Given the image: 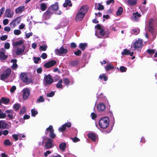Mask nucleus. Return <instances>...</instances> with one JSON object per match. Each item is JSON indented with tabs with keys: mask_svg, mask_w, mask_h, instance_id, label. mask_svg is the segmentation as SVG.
<instances>
[{
	"mask_svg": "<svg viewBox=\"0 0 157 157\" xmlns=\"http://www.w3.org/2000/svg\"><path fill=\"white\" fill-rule=\"evenodd\" d=\"M43 144H44L47 149L52 148L54 146L52 140L46 136L43 137Z\"/></svg>",
	"mask_w": 157,
	"mask_h": 157,
	"instance_id": "f257e3e1",
	"label": "nucleus"
},
{
	"mask_svg": "<svg viewBox=\"0 0 157 157\" xmlns=\"http://www.w3.org/2000/svg\"><path fill=\"white\" fill-rule=\"evenodd\" d=\"M109 124V118H101L99 121V126L102 128H107Z\"/></svg>",
	"mask_w": 157,
	"mask_h": 157,
	"instance_id": "f03ea898",
	"label": "nucleus"
},
{
	"mask_svg": "<svg viewBox=\"0 0 157 157\" xmlns=\"http://www.w3.org/2000/svg\"><path fill=\"white\" fill-rule=\"evenodd\" d=\"M20 78L22 81L26 84H29L32 82V79L28 78L27 75L24 73H22L21 74Z\"/></svg>",
	"mask_w": 157,
	"mask_h": 157,
	"instance_id": "7ed1b4c3",
	"label": "nucleus"
},
{
	"mask_svg": "<svg viewBox=\"0 0 157 157\" xmlns=\"http://www.w3.org/2000/svg\"><path fill=\"white\" fill-rule=\"evenodd\" d=\"M49 132V136L50 137L54 138L56 137V135L54 133V130L52 125H50L46 128L45 132L46 134H48Z\"/></svg>",
	"mask_w": 157,
	"mask_h": 157,
	"instance_id": "20e7f679",
	"label": "nucleus"
},
{
	"mask_svg": "<svg viewBox=\"0 0 157 157\" xmlns=\"http://www.w3.org/2000/svg\"><path fill=\"white\" fill-rule=\"evenodd\" d=\"M142 40L141 39H139L136 41L133 44V47L134 48V50L141 48L142 46Z\"/></svg>",
	"mask_w": 157,
	"mask_h": 157,
	"instance_id": "39448f33",
	"label": "nucleus"
},
{
	"mask_svg": "<svg viewBox=\"0 0 157 157\" xmlns=\"http://www.w3.org/2000/svg\"><path fill=\"white\" fill-rule=\"evenodd\" d=\"M23 98L24 100L28 99L30 94V91L28 88H25L22 90Z\"/></svg>",
	"mask_w": 157,
	"mask_h": 157,
	"instance_id": "423d86ee",
	"label": "nucleus"
},
{
	"mask_svg": "<svg viewBox=\"0 0 157 157\" xmlns=\"http://www.w3.org/2000/svg\"><path fill=\"white\" fill-rule=\"evenodd\" d=\"M67 50L64 48L63 47H61L59 49H57L55 50V52L57 55L66 54L67 53Z\"/></svg>",
	"mask_w": 157,
	"mask_h": 157,
	"instance_id": "0eeeda50",
	"label": "nucleus"
},
{
	"mask_svg": "<svg viewBox=\"0 0 157 157\" xmlns=\"http://www.w3.org/2000/svg\"><path fill=\"white\" fill-rule=\"evenodd\" d=\"M6 52V50L3 48L1 49L0 51V59L2 60L6 59L8 57L7 55L5 54Z\"/></svg>",
	"mask_w": 157,
	"mask_h": 157,
	"instance_id": "6e6552de",
	"label": "nucleus"
},
{
	"mask_svg": "<svg viewBox=\"0 0 157 157\" xmlns=\"http://www.w3.org/2000/svg\"><path fill=\"white\" fill-rule=\"evenodd\" d=\"M56 64V61L54 60H52L45 63L44 66L46 68H49L54 66Z\"/></svg>",
	"mask_w": 157,
	"mask_h": 157,
	"instance_id": "1a4fd4ad",
	"label": "nucleus"
},
{
	"mask_svg": "<svg viewBox=\"0 0 157 157\" xmlns=\"http://www.w3.org/2000/svg\"><path fill=\"white\" fill-rule=\"evenodd\" d=\"M71 126V124L70 123H65L60 127L58 130L59 132H62L65 131L66 129V127L69 128Z\"/></svg>",
	"mask_w": 157,
	"mask_h": 157,
	"instance_id": "9d476101",
	"label": "nucleus"
},
{
	"mask_svg": "<svg viewBox=\"0 0 157 157\" xmlns=\"http://www.w3.org/2000/svg\"><path fill=\"white\" fill-rule=\"evenodd\" d=\"M4 15L6 17L11 18L13 16V12L10 9H7L6 10Z\"/></svg>",
	"mask_w": 157,
	"mask_h": 157,
	"instance_id": "9b49d317",
	"label": "nucleus"
},
{
	"mask_svg": "<svg viewBox=\"0 0 157 157\" xmlns=\"http://www.w3.org/2000/svg\"><path fill=\"white\" fill-rule=\"evenodd\" d=\"M25 48V46L24 45L22 46L21 48L17 47L16 52V54L17 55H21L24 52Z\"/></svg>",
	"mask_w": 157,
	"mask_h": 157,
	"instance_id": "f8f14e48",
	"label": "nucleus"
},
{
	"mask_svg": "<svg viewBox=\"0 0 157 157\" xmlns=\"http://www.w3.org/2000/svg\"><path fill=\"white\" fill-rule=\"evenodd\" d=\"M84 14H82L79 12L77 13L75 18V21H80L82 20L84 17Z\"/></svg>",
	"mask_w": 157,
	"mask_h": 157,
	"instance_id": "ddd939ff",
	"label": "nucleus"
},
{
	"mask_svg": "<svg viewBox=\"0 0 157 157\" xmlns=\"http://www.w3.org/2000/svg\"><path fill=\"white\" fill-rule=\"evenodd\" d=\"M88 7L87 6H82L79 10V12L82 14H84V15L87 12L88 10Z\"/></svg>",
	"mask_w": 157,
	"mask_h": 157,
	"instance_id": "4468645a",
	"label": "nucleus"
},
{
	"mask_svg": "<svg viewBox=\"0 0 157 157\" xmlns=\"http://www.w3.org/2000/svg\"><path fill=\"white\" fill-rule=\"evenodd\" d=\"M44 78L46 83L48 84H51L53 82V80L50 75H45Z\"/></svg>",
	"mask_w": 157,
	"mask_h": 157,
	"instance_id": "2eb2a0df",
	"label": "nucleus"
},
{
	"mask_svg": "<svg viewBox=\"0 0 157 157\" xmlns=\"http://www.w3.org/2000/svg\"><path fill=\"white\" fill-rule=\"evenodd\" d=\"M105 105L103 103H100L97 105V109L99 112H102L105 109Z\"/></svg>",
	"mask_w": 157,
	"mask_h": 157,
	"instance_id": "dca6fc26",
	"label": "nucleus"
},
{
	"mask_svg": "<svg viewBox=\"0 0 157 157\" xmlns=\"http://www.w3.org/2000/svg\"><path fill=\"white\" fill-rule=\"evenodd\" d=\"M17 60L16 59H12L11 60V62L13 63V64L11 66V68L13 69H17L18 67V65L17 63Z\"/></svg>",
	"mask_w": 157,
	"mask_h": 157,
	"instance_id": "f3484780",
	"label": "nucleus"
},
{
	"mask_svg": "<svg viewBox=\"0 0 157 157\" xmlns=\"http://www.w3.org/2000/svg\"><path fill=\"white\" fill-rule=\"evenodd\" d=\"M9 125L6 123L2 121H0V128H8Z\"/></svg>",
	"mask_w": 157,
	"mask_h": 157,
	"instance_id": "a211bd4d",
	"label": "nucleus"
},
{
	"mask_svg": "<svg viewBox=\"0 0 157 157\" xmlns=\"http://www.w3.org/2000/svg\"><path fill=\"white\" fill-rule=\"evenodd\" d=\"M25 9V6H20L16 9L15 10L16 13H21Z\"/></svg>",
	"mask_w": 157,
	"mask_h": 157,
	"instance_id": "6ab92c4d",
	"label": "nucleus"
},
{
	"mask_svg": "<svg viewBox=\"0 0 157 157\" xmlns=\"http://www.w3.org/2000/svg\"><path fill=\"white\" fill-rule=\"evenodd\" d=\"M5 113L7 114L6 116L9 118H13V115L14 114L13 111L12 110H6Z\"/></svg>",
	"mask_w": 157,
	"mask_h": 157,
	"instance_id": "aec40b11",
	"label": "nucleus"
},
{
	"mask_svg": "<svg viewBox=\"0 0 157 157\" xmlns=\"http://www.w3.org/2000/svg\"><path fill=\"white\" fill-rule=\"evenodd\" d=\"M88 137L91 139L93 141H95L97 139L96 135L93 133H90L88 134Z\"/></svg>",
	"mask_w": 157,
	"mask_h": 157,
	"instance_id": "412c9836",
	"label": "nucleus"
},
{
	"mask_svg": "<svg viewBox=\"0 0 157 157\" xmlns=\"http://www.w3.org/2000/svg\"><path fill=\"white\" fill-rule=\"evenodd\" d=\"M141 16V15L139 14L138 12H136V13H133V16L132 17V19L134 21H136L137 20V17H140Z\"/></svg>",
	"mask_w": 157,
	"mask_h": 157,
	"instance_id": "4be33fe9",
	"label": "nucleus"
},
{
	"mask_svg": "<svg viewBox=\"0 0 157 157\" xmlns=\"http://www.w3.org/2000/svg\"><path fill=\"white\" fill-rule=\"evenodd\" d=\"M21 135V134L19 133L17 134H13L12 136L13 139L17 141L18 140V138L20 140V137Z\"/></svg>",
	"mask_w": 157,
	"mask_h": 157,
	"instance_id": "5701e85b",
	"label": "nucleus"
},
{
	"mask_svg": "<svg viewBox=\"0 0 157 157\" xmlns=\"http://www.w3.org/2000/svg\"><path fill=\"white\" fill-rule=\"evenodd\" d=\"M66 144L65 143H62L59 145V147L61 150L63 151H65Z\"/></svg>",
	"mask_w": 157,
	"mask_h": 157,
	"instance_id": "b1692460",
	"label": "nucleus"
},
{
	"mask_svg": "<svg viewBox=\"0 0 157 157\" xmlns=\"http://www.w3.org/2000/svg\"><path fill=\"white\" fill-rule=\"evenodd\" d=\"M40 8L42 11H44L46 9L47 6L45 3H42L40 4Z\"/></svg>",
	"mask_w": 157,
	"mask_h": 157,
	"instance_id": "393cba45",
	"label": "nucleus"
},
{
	"mask_svg": "<svg viewBox=\"0 0 157 157\" xmlns=\"http://www.w3.org/2000/svg\"><path fill=\"white\" fill-rule=\"evenodd\" d=\"M123 12V8L121 7H120L118 8V10L116 12V14L117 16L121 15Z\"/></svg>",
	"mask_w": 157,
	"mask_h": 157,
	"instance_id": "a878e982",
	"label": "nucleus"
},
{
	"mask_svg": "<svg viewBox=\"0 0 157 157\" xmlns=\"http://www.w3.org/2000/svg\"><path fill=\"white\" fill-rule=\"evenodd\" d=\"M137 0H128V4L131 6L135 5L136 4Z\"/></svg>",
	"mask_w": 157,
	"mask_h": 157,
	"instance_id": "bb28decb",
	"label": "nucleus"
},
{
	"mask_svg": "<svg viewBox=\"0 0 157 157\" xmlns=\"http://www.w3.org/2000/svg\"><path fill=\"white\" fill-rule=\"evenodd\" d=\"M20 107V104L18 103H16L14 105L13 108L15 110L17 111L19 110Z\"/></svg>",
	"mask_w": 157,
	"mask_h": 157,
	"instance_id": "cd10ccee",
	"label": "nucleus"
},
{
	"mask_svg": "<svg viewBox=\"0 0 157 157\" xmlns=\"http://www.w3.org/2000/svg\"><path fill=\"white\" fill-rule=\"evenodd\" d=\"M78 64V62L77 60L72 61L70 62V64L72 66L77 65Z\"/></svg>",
	"mask_w": 157,
	"mask_h": 157,
	"instance_id": "c85d7f7f",
	"label": "nucleus"
},
{
	"mask_svg": "<svg viewBox=\"0 0 157 157\" xmlns=\"http://www.w3.org/2000/svg\"><path fill=\"white\" fill-rule=\"evenodd\" d=\"M87 46L86 43H81L79 44V48L82 50H84Z\"/></svg>",
	"mask_w": 157,
	"mask_h": 157,
	"instance_id": "c756f323",
	"label": "nucleus"
},
{
	"mask_svg": "<svg viewBox=\"0 0 157 157\" xmlns=\"http://www.w3.org/2000/svg\"><path fill=\"white\" fill-rule=\"evenodd\" d=\"M53 10H57L59 9L58 3L57 2L54 5L51 6Z\"/></svg>",
	"mask_w": 157,
	"mask_h": 157,
	"instance_id": "7c9ffc66",
	"label": "nucleus"
},
{
	"mask_svg": "<svg viewBox=\"0 0 157 157\" xmlns=\"http://www.w3.org/2000/svg\"><path fill=\"white\" fill-rule=\"evenodd\" d=\"M24 43L23 41L22 40H21L19 41H17L14 42L13 43V46H17L19 45H21Z\"/></svg>",
	"mask_w": 157,
	"mask_h": 157,
	"instance_id": "2f4dec72",
	"label": "nucleus"
},
{
	"mask_svg": "<svg viewBox=\"0 0 157 157\" xmlns=\"http://www.w3.org/2000/svg\"><path fill=\"white\" fill-rule=\"evenodd\" d=\"M97 4L95 3V6H97L98 7L97 8V9H98V10H103L104 9V6L103 5H101L100 3L98 4V6H97Z\"/></svg>",
	"mask_w": 157,
	"mask_h": 157,
	"instance_id": "473e14b6",
	"label": "nucleus"
},
{
	"mask_svg": "<svg viewBox=\"0 0 157 157\" xmlns=\"http://www.w3.org/2000/svg\"><path fill=\"white\" fill-rule=\"evenodd\" d=\"M11 72V69L10 68H8L4 71L3 73L9 77L10 74Z\"/></svg>",
	"mask_w": 157,
	"mask_h": 157,
	"instance_id": "72a5a7b5",
	"label": "nucleus"
},
{
	"mask_svg": "<svg viewBox=\"0 0 157 157\" xmlns=\"http://www.w3.org/2000/svg\"><path fill=\"white\" fill-rule=\"evenodd\" d=\"M114 67L111 64H109L108 66L105 67V68L106 71H108L110 70L113 69Z\"/></svg>",
	"mask_w": 157,
	"mask_h": 157,
	"instance_id": "f704fd0d",
	"label": "nucleus"
},
{
	"mask_svg": "<svg viewBox=\"0 0 157 157\" xmlns=\"http://www.w3.org/2000/svg\"><path fill=\"white\" fill-rule=\"evenodd\" d=\"M1 100L2 102L6 104L9 103L10 101V100L9 99L6 98L4 97L2 98H1Z\"/></svg>",
	"mask_w": 157,
	"mask_h": 157,
	"instance_id": "c9c22d12",
	"label": "nucleus"
},
{
	"mask_svg": "<svg viewBox=\"0 0 157 157\" xmlns=\"http://www.w3.org/2000/svg\"><path fill=\"white\" fill-rule=\"evenodd\" d=\"M63 81L62 79H60L59 80V81L58 82V83L56 84V87L57 88H62V85L61 84V83Z\"/></svg>",
	"mask_w": 157,
	"mask_h": 157,
	"instance_id": "e433bc0d",
	"label": "nucleus"
},
{
	"mask_svg": "<svg viewBox=\"0 0 157 157\" xmlns=\"http://www.w3.org/2000/svg\"><path fill=\"white\" fill-rule=\"evenodd\" d=\"M130 53V51L126 49L124 50L123 52H122V54L123 55H128Z\"/></svg>",
	"mask_w": 157,
	"mask_h": 157,
	"instance_id": "4c0bfd02",
	"label": "nucleus"
},
{
	"mask_svg": "<svg viewBox=\"0 0 157 157\" xmlns=\"http://www.w3.org/2000/svg\"><path fill=\"white\" fill-rule=\"evenodd\" d=\"M63 80L64 84L68 86L70 82L69 79L67 78H64L63 79Z\"/></svg>",
	"mask_w": 157,
	"mask_h": 157,
	"instance_id": "58836bf2",
	"label": "nucleus"
},
{
	"mask_svg": "<svg viewBox=\"0 0 157 157\" xmlns=\"http://www.w3.org/2000/svg\"><path fill=\"white\" fill-rule=\"evenodd\" d=\"M132 31L133 32V34L137 35L140 33V30L139 29H132Z\"/></svg>",
	"mask_w": 157,
	"mask_h": 157,
	"instance_id": "ea45409f",
	"label": "nucleus"
},
{
	"mask_svg": "<svg viewBox=\"0 0 157 157\" xmlns=\"http://www.w3.org/2000/svg\"><path fill=\"white\" fill-rule=\"evenodd\" d=\"M32 115L33 117H35L36 115L38 113V112L36 111H35L34 109H32L31 110Z\"/></svg>",
	"mask_w": 157,
	"mask_h": 157,
	"instance_id": "a19ab883",
	"label": "nucleus"
},
{
	"mask_svg": "<svg viewBox=\"0 0 157 157\" xmlns=\"http://www.w3.org/2000/svg\"><path fill=\"white\" fill-rule=\"evenodd\" d=\"M10 27L12 28H13L16 26V24L15 22V20H13L10 24Z\"/></svg>",
	"mask_w": 157,
	"mask_h": 157,
	"instance_id": "79ce46f5",
	"label": "nucleus"
},
{
	"mask_svg": "<svg viewBox=\"0 0 157 157\" xmlns=\"http://www.w3.org/2000/svg\"><path fill=\"white\" fill-rule=\"evenodd\" d=\"M44 99L42 96H40L37 100V102H43L44 101Z\"/></svg>",
	"mask_w": 157,
	"mask_h": 157,
	"instance_id": "37998d69",
	"label": "nucleus"
},
{
	"mask_svg": "<svg viewBox=\"0 0 157 157\" xmlns=\"http://www.w3.org/2000/svg\"><path fill=\"white\" fill-rule=\"evenodd\" d=\"M8 77L4 73H3L1 75L0 78L2 80H4L7 78Z\"/></svg>",
	"mask_w": 157,
	"mask_h": 157,
	"instance_id": "c03bdc74",
	"label": "nucleus"
},
{
	"mask_svg": "<svg viewBox=\"0 0 157 157\" xmlns=\"http://www.w3.org/2000/svg\"><path fill=\"white\" fill-rule=\"evenodd\" d=\"M4 144L6 145H9L11 144V143L9 139L5 140L4 142Z\"/></svg>",
	"mask_w": 157,
	"mask_h": 157,
	"instance_id": "a18cd8bd",
	"label": "nucleus"
},
{
	"mask_svg": "<svg viewBox=\"0 0 157 157\" xmlns=\"http://www.w3.org/2000/svg\"><path fill=\"white\" fill-rule=\"evenodd\" d=\"M47 46L46 45L40 46V49L42 51H45L46 50Z\"/></svg>",
	"mask_w": 157,
	"mask_h": 157,
	"instance_id": "49530a36",
	"label": "nucleus"
},
{
	"mask_svg": "<svg viewBox=\"0 0 157 157\" xmlns=\"http://www.w3.org/2000/svg\"><path fill=\"white\" fill-rule=\"evenodd\" d=\"M26 112V109L25 107H23L20 110V114H22Z\"/></svg>",
	"mask_w": 157,
	"mask_h": 157,
	"instance_id": "de8ad7c7",
	"label": "nucleus"
},
{
	"mask_svg": "<svg viewBox=\"0 0 157 157\" xmlns=\"http://www.w3.org/2000/svg\"><path fill=\"white\" fill-rule=\"evenodd\" d=\"M120 70L122 72H125L127 70V68L124 66H122L120 67Z\"/></svg>",
	"mask_w": 157,
	"mask_h": 157,
	"instance_id": "09e8293b",
	"label": "nucleus"
},
{
	"mask_svg": "<svg viewBox=\"0 0 157 157\" xmlns=\"http://www.w3.org/2000/svg\"><path fill=\"white\" fill-rule=\"evenodd\" d=\"M55 94V92L54 91H51L50 93L47 94L46 96L47 97H52Z\"/></svg>",
	"mask_w": 157,
	"mask_h": 157,
	"instance_id": "8fccbe9b",
	"label": "nucleus"
},
{
	"mask_svg": "<svg viewBox=\"0 0 157 157\" xmlns=\"http://www.w3.org/2000/svg\"><path fill=\"white\" fill-rule=\"evenodd\" d=\"M33 59L34 60V62L35 63H38V61L40 60V58L39 57L37 58L34 57L33 58Z\"/></svg>",
	"mask_w": 157,
	"mask_h": 157,
	"instance_id": "3c124183",
	"label": "nucleus"
},
{
	"mask_svg": "<svg viewBox=\"0 0 157 157\" xmlns=\"http://www.w3.org/2000/svg\"><path fill=\"white\" fill-rule=\"evenodd\" d=\"M21 33V31L20 30L15 29L14 31V33L16 35H18Z\"/></svg>",
	"mask_w": 157,
	"mask_h": 157,
	"instance_id": "603ef678",
	"label": "nucleus"
},
{
	"mask_svg": "<svg viewBox=\"0 0 157 157\" xmlns=\"http://www.w3.org/2000/svg\"><path fill=\"white\" fill-rule=\"evenodd\" d=\"M10 44L9 43H6L4 44V48L6 49H9L10 48Z\"/></svg>",
	"mask_w": 157,
	"mask_h": 157,
	"instance_id": "864d4df0",
	"label": "nucleus"
},
{
	"mask_svg": "<svg viewBox=\"0 0 157 157\" xmlns=\"http://www.w3.org/2000/svg\"><path fill=\"white\" fill-rule=\"evenodd\" d=\"M7 38V36L6 35H2L0 37V39L2 40H5Z\"/></svg>",
	"mask_w": 157,
	"mask_h": 157,
	"instance_id": "5fc2aeb1",
	"label": "nucleus"
},
{
	"mask_svg": "<svg viewBox=\"0 0 157 157\" xmlns=\"http://www.w3.org/2000/svg\"><path fill=\"white\" fill-rule=\"evenodd\" d=\"M81 51L80 50H78L77 51L74 52V54L77 56H79L81 54Z\"/></svg>",
	"mask_w": 157,
	"mask_h": 157,
	"instance_id": "6e6d98bb",
	"label": "nucleus"
},
{
	"mask_svg": "<svg viewBox=\"0 0 157 157\" xmlns=\"http://www.w3.org/2000/svg\"><path fill=\"white\" fill-rule=\"evenodd\" d=\"M14 20L16 24H19L21 21V20L19 17H16Z\"/></svg>",
	"mask_w": 157,
	"mask_h": 157,
	"instance_id": "4d7b16f0",
	"label": "nucleus"
},
{
	"mask_svg": "<svg viewBox=\"0 0 157 157\" xmlns=\"http://www.w3.org/2000/svg\"><path fill=\"white\" fill-rule=\"evenodd\" d=\"M3 23L4 25H6L8 24L9 21L8 19H5L3 20Z\"/></svg>",
	"mask_w": 157,
	"mask_h": 157,
	"instance_id": "13d9d810",
	"label": "nucleus"
},
{
	"mask_svg": "<svg viewBox=\"0 0 157 157\" xmlns=\"http://www.w3.org/2000/svg\"><path fill=\"white\" fill-rule=\"evenodd\" d=\"M5 9L4 7H2L1 9H0V17L3 13L4 12Z\"/></svg>",
	"mask_w": 157,
	"mask_h": 157,
	"instance_id": "bf43d9fd",
	"label": "nucleus"
},
{
	"mask_svg": "<svg viewBox=\"0 0 157 157\" xmlns=\"http://www.w3.org/2000/svg\"><path fill=\"white\" fill-rule=\"evenodd\" d=\"M147 52L149 54H151L152 53H155V51L154 50H151L150 49H149L147 50Z\"/></svg>",
	"mask_w": 157,
	"mask_h": 157,
	"instance_id": "052dcab7",
	"label": "nucleus"
},
{
	"mask_svg": "<svg viewBox=\"0 0 157 157\" xmlns=\"http://www.w3.org/2000/svg\"><path fill=\"white\" fill-rule=\"evenodd\" d=\"M65 2L67 3V5H68L69 6H72V4L71 3V2L70 0H66Z\"/></svg>",
	"mask_w": 157,
	"mask_h": 157,
	"instance_id": "680f3d73",
	"label": "nucleus"
},
{
	"mask_svg": "<svg viewBox=\"0 0 157 157\" xmlns=\"http://www.w3.org/2000/svg\"><path fill=\"white\" fill-rule=\"evenodd\" d=\"M16 87L15 86H13L10 89V91L11 93H13L16 90Z\"/></svg>",
	"mask_w": 157,
	"mask_h": 157,
	"instance_id": "e2e57ef3",
	"label": "nucleus"
},
{
	"mask_svg": "<svg viewBox=\"0 0 157 157\" xmlns=\"http://www.w3.org/2000/svg\"><path fill=\"white\" fill-rule=\"evenodd\" d=\"M100 34L102 36H103L105 34V32L104 30L103 29H101L100 30Z\"/></svg>",
	"mask_w": 157,
	"mask_h": 157,
	"instance_id": "0e129e2a",
	"label": "nucleus"
},
{
	"mask_svg": "<svg viewBox=\"0 0 157 157\" xmlns=\"http://www.w3.org/2000/svg\"><path fill=\"white\" fill-rule=\"evenodd\" d=\"M4 30L5 31L9 32L10 31L11 29L10 27L6 26L4 28Z\"/></svg>",
	"mask_w": 157,
	"mask_h": 157,
	"instance_id": "69168bd1",
	"label": "nucleus"
},
{
	"mask_svg": "<svg viewBox=\"0 0 157 157\" xmlns=\"http://www.w3.org/2000/svg\"><path fill=\"white\" fill-rule=\"evenodd\" d=\"M149 31L151 33H152L153 31V28L152 26V25H149L148 26Z\"/></svg>",
	"mask_w": 157,
	"mask_h": 157,
	"instance_id": "338daca9",
	"label": "nucleus"
},
{
	"mask_svg": "<svg viewBox=\"0 0 157 157\" xmlns=\"http://www.w3.org/2000/svg\"><path fill=\"white\" fill-rule=\"evenodd\" d=\"M6 117V113H0V118H5Z\"/></svg>",
	"mask_w": 157,
	"mask_h": 157,
	"instance_id": "774afa93",
	"label": "nucleus"
}]
</instances>
